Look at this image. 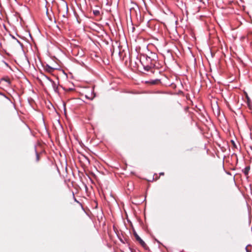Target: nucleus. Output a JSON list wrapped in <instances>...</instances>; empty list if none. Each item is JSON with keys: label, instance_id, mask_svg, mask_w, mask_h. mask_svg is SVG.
I'll use <instances>...</instances> for the list:
<instances>
[{"label": "nucleus", "instance_id": "1", "mask_svg": "<svg viewBox=\"0 0 252 252\" xmlns=\"http://www.w3.org/2000/svg\"><path fill=\"white\" fill-rule=\"evenodd\" d=\"M62 7L63 8H64V10L65 11L66 13H67V11H68V6H67V4L66 2H63V5H62Z\"/></svg>", "mask_w": 252, "mask_h": 252}, {"label": "nucleus", "instance_id": "2", "mask_svg": "<svg viewBox=\"0 0 252 252\" xmlns=\"http://www.w3.org/2000/svg\"><path fill=\"white\" fill-rule=\"evenodd\" d=\"M46 70L48 72H51L53 70V68L51 67L48 65H47L46 66Z\"/></svg>", "mask_w": 252, "mask_h": 252}, {"label": "nucleus", "instance_id": "3", "mask_svg": "<svg viewBox=\"0 0 252 252\" xmlns=\"http://www.w3.org/2000/svg\"><path fill=\"white\" fill-rule=\"evenodd\" d=\"M134 236L137 241H139L141 239V238L136 233H134Z\"/></svg>", "mask_w": 252, "mask_h": 252}, {"label": "nucleus", "instance_id": "4", "mask_svg": "<svg viewBox=\"0 0 252 252\" xmlns=\"http://www.w3.org/2000/svg\"><path fill=\"white\" fill-rule=\"evenodd\" d=\"M138 241L142 246H144L145 245V242L141 239H140Z\"/></svg>", "mask_w": 252, "mask_h": 252}, {"label": "nucleus", "instance_id": "5", "mask_svg": "<svg viewBox=\"0 0 252 252\" xmlns=\"http://www.w3.org/2000/svg\"><path fill=\"white\" fill-rule=\"evenodd\" d=\"M93 13L95 16L99 14V11L98 10H94Z\"/></svg>", "mask_w": 252, "mask_h": 252}, {"label": "nucleus", "instance_id": "6", "mask_svg": "<svg viewBox=\"0 0 252 252\" xmlns=\"http://www.w3.org/2000/svg\"><path fill=\"white\" fill-rule=\"evenodd\" d=\"M39 155L37 153H36V160L37 161H38L39 160Z\"/></svg>", "mask_w": 252, "mask_h": 252}, {"label": "nucleus", "instance_id": "7", "mask_svg": "<svg viewBox=\"0 0 252 252\" xmlns=\"http://www.w3.org/2000/svg\"><path fill=\"white\" fill-rule=\"evenodd\" d=\"M46 78H47V79H48L50 82L54 83V82H53V81H52V80H51L49 77H46Z\"/></svg>", "mask_w": 252, "mask_h": 252}, {"label": "nucleus", "instance_id": "8", "mask_svg": "<svg viewBox=\"0 0 252 252\" xmlns=\"http://www.w3.org/2000/svg\"><path fill=\"white\" fill-rule=\"evenodd\" d=\"M163 174H164V173H162V172L160 173V175H163Z\"/></svg>", "mask_w": 252, "mask_h": 252}, {"label": "nucleus", "instance_id": "9", "mask_svg": "<svg viewBox=\"0 0 252 252\" xmlns=\"http://www.w3.org/2000/svg\"><path fill=\"white\" fill-rule=\"evenodd\" d=\"M6 81L8 83H9V84L10 83V81L9 80H6Z\"/></svg>", "mask_w": 252, "mask_h": 252}, {"label": "nucleus", "instance_id": "10", "mask_svg": "<svg viewBox=\"0 0 252 252\" xmlns=\"http://www.w3.org/2000/svg\"><path fill=\"white\" fill-rule=\"evenodd\" d=\"M246 250H247V252H251L250 251H249L247 248H246Z\"/></svg>", "mask_w": 252, "mask_h": 252}]
</instances>
